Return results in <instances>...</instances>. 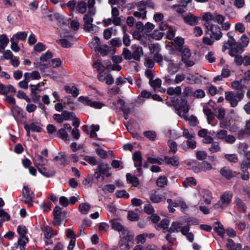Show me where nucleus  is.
<instances>
[{"mask_svg": "<svg viewBox=\"0 0 250 250\" xmlns=\"http://www.w3.org/2000/svg\"><path fill=\"white\" fill-rule=\"evenodd\" d=\"M206 34L209 36L204 37L203 38V42L208 45H212L216 41L220 40L222 37L223 34L219 26L213 23H207L206 24Z\"/></svg>", "mask_w": 250, "mask_h": 250, "instance_id": "f257e3e1", "label": "nucleus"}, {"mask_svg": "<svg viewBox=\"0 0 250 250\" xmlns=\"http://www.w3.org/2000/svg\"><path fill=\"white\" fill-rule=\"evenodd\" d=\"M131 51L127 48H124L122 52V56L126 60L132 59L136 61H140L141 58L144 55L143 48L137 44H133L131 47Z\"/></svg>", "mask_w": 250, "mask_h": 250, "instance_id": "f03ea898", "label": "nucleus"}, {"mask_svg": "<svg viewBox=\"0 0 250 250\" xmlns=\"http://www.w3.org/2000/svg\"><path fill=\"white\" fill-rule=\"evenodd\" d=\"M245 91L238 90L236 92L229 91L225 92V99L230 104L231 107H236L244 97Z\"/></svg>", "mask_w": 250, "mask_h": 250, "instance_id": "7ed1b4c3", "label": "nucleus"}, {"mask_svg": "<svg viewBox=\"0 0 250 250\" xmlns=\"http://www.w3.org/2000/svg\"><path fill=\"white\" fill-rule=\"evenodd\" d=\"M52 57V53L47 51L46 53L42 55L39 61H37L34 63L35 67L43 72L45 68L49 67V62L50 61L49 60Z\"/></svg>", "mask_w": 250, "mask_h": 250, "instance_id": "20e7f679", "label": "nucleus"}, {"mask_svg": "<svg viewBox=\"0 0 250 250\" xmlns=\"http://www.w3.org/2000/svg\"><path fill=\"white\" fill-rule=\"evenodd\" d=\"M232 197L231 193L225 192L221 195L219 201L214 205V208L218 211L222 210L230 203Z\"/></svg>", "mask_w": 250, "mask_h": 250, "instance_id": "39448f33", "label": "nucleus"}, {"mask_svg": "<svg viewBox=\"0 0 250 250\" xmlns=\"http://www.w3.org/2000/svg\"><path fill=\"white\" fill-rule=\"evenodd\" d=\"M111 167L107 164L101 163L100 164L95 171L94 176L97 180L99 179L101 177L102 180L104 179V176L109 177L111 173L109 172Z\"/></svg>", "mask_w": 250, "mask_h": 250, "instance_id": "423d86ee", "label": "nucleus"}, {"mask_svg": "<svg viewBox=\"0 0 250 250\" xmlns=\"http://www.w3.org/2000/svg\"><path fill=\"white\" fill-rule=\"evenodd\" d=\"M83 20L84 21L83 28L85 31L93 33L98 31V27L92 23L93 21V18H91L88 15H84Z\"/></svg>", "mask_w": 250, "mask_h": 250, "instance_id": "0eeeda50", "label": "nucleus"}, {"mask_svg": "<svg viewBox=\"0 0 250 250\" xmlns=\"http://www.w3.org/2000/svg\"><path fill=\"white\" fill-rule=\"evenodd\" d=\"M22 194L23 198H24V202L29 207L32 206L34 194L28 186H23Z\"/></svg>", "mask_w": 250, "mask_h": 250, "instance_id": "6e6552de", "label": "nucleus"}, {"mask_svg": "<svg viewBox=\"0 0 250 250\" xmlns=\"http://www.w3.org/2000/svg\"><path fill=\"white\" fill-rule=\"evenodd\" d=\"M190 106L188 104V101L186 99H183L180 103L179 107L176 109L177 114L180 117L184 118L188 115V112L189 110Z\"/></svg>", "mask_w": 250, "mask_h": 250, "instance_id": "1a4fd4ad", "label": "nucleus"}, {"mask_svg": "<svg viewBox=\"0 0 250 250\" xmlns=\"http://www.w3.org/2000/svg\"><path fill=\"white\" fill-rule=\"evenodd\" d=\"M191 53L188 48H184L182 52V61L187 67L193 66L195 63L191 59Z\"/></svg>", "mask_w": 250, "mask_h": 250, "instance_id": "9d476101", "label": "nucleus"}, {"mask_svg": "<svg viewBox=\"0 0 250 250\" xmlns=\"http://www.w3.org/2000/svg\"><path fill=\"white\" fill-rule=\"evenodd\" d=\"M184 22L190 26H194L198 23L199 18L191 13H188L186 15L183 16Z\"/></svg>", "mask_w": 250, "mask_h": 250, "instance_id": "9b49d317", "label": "nucleus"}, {"mask_svg": "<svg viewBox=\"0 0 250 250\" xmlns=\"http://www.w3.org/2000/svg\"><path fill=\"white\" fill-rule=\"evenodd\" d=\"M220 174L227 179H230L235 176L236 173L227 167H222L220 170Z\"/></svg>", "mask_w": 250, "mask_h": 250, "instance_id": "f8f14e48", "label": "nucleus"}, {"mask_svg": "<svg viewBox=\"0 0 250 250\" xmlns=\"http://www.w3.org/2000/svg\"><path fill=\"white\" fill-rule=\"evenodd\" d=\"M227 36L229 37L228 41L224 42V45L222 47V51L224 52L227 49L232 48L235 43L236 42L234 39L232 37L231 32H228L227 34Z\"/></svg>", "mask_w": 250, "mask_h": 250, "instance_id": "ddd939ff", "label": "nucleus"}, {"mask_svg": "<svg viewBox=\"0 0 250 250\" xmlns=\"http://www.w3.org/2000/svg\"><path fill=\"white\" fill-rule=\"evenodd\" d=\"M76 40V39L72 35L68 36L67 39H61L57 41V42L59 44L65 48L70 47L71 46V42H74Z\"/></svg>", "mask_w": 250, "mask_h": 250, "instance_id": "4468645a", "label": "nucleus"}, {"mask_svg": "<svg viewBox=\"0 0 250 250\" xmlns=\"http://www.w3.org/2000/svg\"><path fill=\"white\" fill-rule=\"evenodd\" d=\"M111 226L112 229L118 231L121 234L123 231L126 229L118 220H112L111 221Z\"/></svg>", "mask_w": 250, "mask_h": 250, "instance_id": "2eb2a0df", "label": "nucleus"}, {"mask_svg": "<svg viewBox=\"0 0 250 250\" xmlns=\"http://www.w3.org/2000/svg\"><path fill=\"white\" fill-rule=\"evenodd\" d=\"M149 198L153 203H160L165 199L161 194H159L157 191L151 193L149 194Z\"/></svg>", "mask_w": 250, "mask_h": 250, "instance_id": "dca6fc26", "label": "nucleus"}, {"mask_svg": "<svg viewBox=\"0 0 250 250\" xmlns=\"http://www.w3.org/2000/svg\"><path fill=\"white\" fill-rule=\"evenodd\" d=\"M47 159H44L41 155L37 154L33 159L35 166L37 167H42L47 163Z\"/></svg>", "mask_w": 250, "mask_h": 250, "instance_id": "f3484780", "label": "nucleus"}, {"mask_svg": "<svg viewBox=\"0 0 250 250\" xmlns=\"http://www.w3.org/2000/svg\"><path fill=\"white\" fill-rule=\"evenodd\" d=\"M245 80L241 79L240 81H235L231 83V87L235 90H243L246 87Z\"/></svg>", "mask_w": 250, "mask_h": 250, "instance_id": "a211bd4d", "label": "nucleus"}, {"mask_svg": "<svg viewBox=\"0 0 250 250\" xmlns=\"http://www.w3.org/2000/svg\"><path fill=\"white\" fill-rule=\"evenodd\" d=\"M212 168L211 165L207 161H203L200 165V168H196L194 171L196 173H199L202 171H206L210 170Z\"/></svg>", "mask_w": 250, "mask_h": 250, "instance_id": "6ab92c4d", "label": "nucleus"}, {"mask_svg": "<svg viewBox=\"0 0 250 250\" xmlns=\"http://www.w3.org/2000/svg\"><path fill=\"white\" fill-rule=\"evenodd\" d=\"M44 236L47 239L51 238L57 234V232L50 227H45L43 228Z\"/></svg>", "mask_w": 250, "mask_h": 250, "instance_id": "aec40b11", "label": "nucleus"}, {"mask_svg": "<svg viewBox=\"0 0 250 250\" xmlns=\"http://www.w3.org/2000/svg\"><path fill=\"white\" fill-rule=\"evenodd\" d=\"M121 235L123 236L121 239H125L126 241L128 243L132 244L134 238V235L132 232L126 229L124 231H123Z\"/></svg>", "mask_w": 250, "mask_h": 250, "instance_id": "412c9836", "label": "nucleus"}, {"mask_svg": "<svg viewBox=\"0 0 250 250\" xmlns=\"http://www.w3.org/2000/svg\"><path fill=\"white\" fill-rule=\"evenodd\" d=\"M24 77H25L26 80L29 81V82L31 80H39L41 78L40 73L37 71H34L31 73H25Z\"/></svg>", "mask_w": 250, "mask_h": 250, "instance_id": "4be33fe9", "label": "nucleus"}, {"mask_svg": "<svg viewBox=\"0 0 250 250\" xmlns=\"http://www.w3.org/2000/svg\"><path fill=\"white\" fill-rule=\"evenodd\" d=\"M164 160L168 165L172 166H177L179 165V158L177 156H173L171 157L165 156Z\"/></svg>", "mask_w": 250, "mask_h": 250, "instance_id": "5701e85b", "label": "nucleus"}, {"mask_svg": "<svg viewBox=\"0 0 250 250\" xmlns=\"http://www.w3.org/2000/svg\"><path fill=\"white\" fill-rule=\"evenodd\" d=\"M182 224L177 222H174L172 223L171 227L167 231H164V233H171L172 232L180 231Z\"/></svg>", "mask_w": 250, "mask_h": 250, "instance_id": "b1692460", "label": "nucleus"}, {"mask_svg": "<svg viewBox=\"0 0 250 250\" xmlns=\"http://www.w3.org/2000/svg\"><path fill=\"white\" fill-rule=\"evenodd\" d=\"M126 181L128 183L131 184L133 186L137 187L139 185V181L138 178L132 176L131 174L128 173L126 174Z\"/></svg>", "mask_w": 250, "mask_h": 250, "instance_id": "393cba45", "label": "nucleus"}, {"mask_svg": "<svg viewBox=\"0 0 250 250\" xmlns=\"http://www.w3.org/2000/svg\"><path fill=\"white\" fill-rule=\"evenodd\" d=\"M228 250H240L241 245L240 244H235L231 239H228L226 244Z\"/></svg>", "mask_w": 250, "mask_h": 250, "instance_id": "a878e982", "label": "nucleus"}, {"mask_svg": "<svg viewBox=\"0 0 250 250\" xmlns=\"http://www.w3.org/2000/svg\"><path fill=\"white\" fill-rule=\"evenodd\" d=\"M28 242V239L25 236H20L18 241V246L20 250H25L26 244Z\"/></svg>", "mask_w": 250, "mask_h": 250, "instance_id": "bb28decb", "label": "nucleus"}, {"mask_svg": "<svg viewBox=\"0 0 250 250\" xmlns=\"http://www.w3.org/2000/svg\"><path fill=\"white\" fill-rule=\"evenodd\" d=\"M214 14L213 15L210 12H206L203 14L202 20L205 21L204 25L208 23H213L211 21H214Z\"/></svg>", "mask_w": 250, "mask_h": 250, "instance_id": "cd10ccee", "label": "nucleus"}, {"mask_svg": "<svg viewBox=\"0 0 250 250\" xmlns=\"http://www.w3.org/2000/svg\"><path fill=\"white\" fill-rule=\"evenodd\" d=\"M196 184V180L192 177L186 178L183 182V186L185 188L191 186H195Z\"/></svg>", "mask_w": 250, "mask_h": 250, "instance_id": "c85d7f7f", "label": "nucleus"}, {"mask_svg": "<svg viewBox=\"0 0 250 250\" xmlns=\"http://www.w3.org/2000/svg\"><path fill=\"white\" fill-rule=\"evenodd\" d=\"M185 117L184 118L185 120L187 121H188L189 123V124L191 126H195L198 125L199 122L197 120V118L196 117L191 115V116H185Z\"/></svg>", "mask_w": 250, "mask_h": 250, "instance_id": "c756f323", "label": "nucleus"}, {"mask_svg": "<svg viewBox=\"0 0 250 250\" xmlns=\"http://www.w3.org/2000/svg\"><path fill=\"white\" fill-rule=\"evenodd\" d=\"M182 92V89L180 86H177L175 88L172 87H168L167 89V93L170 95H179Z\"/></svg>", "mask_w": 250, "mask_h": 250, "instance_id": "7c9ffc66", "label": "nucleus"}, {"mask_svg": "<svg viewBox=\"0 0 250 250\" xmlns=\"http://www.w3.org/2000/svg\"><path fill=\"white\" fill-rule=\"evenodd\" d=\"M25 130H31L32 131L40 132L42 130V128L34 123L31 124H26L24 125Z\"/></svg>", "mask_w": 250, "mask_h": 250, "instance_id": "2f4dec72", "label": "nucleus"}, {"mask_svg": "<svg viewBox=\"0 0 250 250\" xmlns=\"http://www.w3.org/2000/svg\"><path fill=\"white\" fill-rule=\"evenodd\" d=\"M90 208V206L88 203H83L81 204L79 207L80 212L83 214H86L88 213Z\"/></svg>", "mask_w": 250, "mask_h": 250, "instance_id": "473e14b6", "label": "nucleus"}, {"mask_svg": "<svg viewBox=\"0 0 250 250\" xmlns=\"http://www.w3.org/2000/svg\"><path fill=\"white\" fill-rule=\"evenodd\" d=\"M27 36V34L25 32H19L14 34L12 39H14L16 41L19 42V40H24Z\"/></svg>", "mask_w": 250, "mask_h": 250, "instance_id": "72a5a7b5", "label": "nucleus"}, {"mask_svg": "<svg viewBox=\"0 0 250 250\" xmlns=\"http://www.w3.org/2000/svg\"><path fill=\"white\" fill-rule=\"evenodd\" d=\"M62 115L63 121L73 120L75 118V115L74 113L66 110H64L62 112Z\"/></svg>", "mask_w": 250, "mask_h": 250, "instance_id": "f704fd0d", "label": "nucleus"}, {"mask_svg": "<svg viewBox=\"0 0 250 250\" xmlns=\"http://www.w3.org/2000/svg\"><path fill=\"white\" fill-rule=\"evenodd\" d=\"M180 207L184 210L188 208V206L186 203L181 198H177L174 202L173 207Z\"/></svg>", "mask_w": 250, "mask_h": 250, "instance_id": "c9c22d12", "label": "nucleus"}, {"mask_svg": "<svg viewBox=\"0 0 250 250\" xmlns=\"http://www.w3.org/2000/svg\"><path fill=\"white\" fill-rule=\"evenodd\" d=\"M76 8L79 13L83 14L86 10V3L83 1H80L78 3Z\"/></svg>", "mask_w": 250, "mask_h": 250, "instance_id": "e433bc0d", "label": "nucleus"}, {"mask_svg": "<svg viewBox=\"0 0 250 250\" xmlns=\"http://www.w3.org/2000/svg\"><path fill=\"white\" fill-rule=\"evenodd\" d=\"M9 39L5 34H2L0 36V47L4 49L9 43Z\"/></svg>", "mask_w": 250, "mask_h": 250, "instance_id": "4c0bfd02", "label": "nucleus"}, {"mask_svg": "<svg viewBox=\"0 0 250 250\" xmlns=\"http://www.w3.org/2000/svg\"><path fill=\"white\" fill-rule=\"evenodd\" d=\"M96 52H98L103 55H107L109 52V48L107 45L101 44L99 47L96 49Z\"/></svg>", "mask_w": 250, "mask_h": 250, "instance_id": "58836bf2", "label": "nucleus"}, {"mask_svg": "<svg viewBox=\"0 0 250 250\" xmlns=\"http://www.w3.org/2000/svg\"><path fill=\"white\" fill-rule=\"evenodd\" d=\"M149 83L150 86L154 89L160 88L161 85L162 81L160 79H156L154 80L151 79L149 80Z\"/></svg>", "mask_w": 250, "mask_h": 250, "instance_id": "ea45409f", "label": "nucleus"}, {"mask_svg": "<svg viewBox=\"0 0 250 250\" xmlns=\"http://www.w3.org/2000/svg\"><path fill=\"white\" fill-rule=\"evenodd\" d=\"M144 135L150 141H154L157 133L155 131L152 130L146 131L144 132Z\"/></svg>", "mask_w": 250, "mask_h": 250, "instance_id": "a19ab883", "label": "nucleus"}, {"mask_svg": "<svg viewBox=\"0 0 250 250\" xmlns=\"http://www.w3.org/2000/svg\"><path fill=\"white\" fill-rule=\"evenodd\" d=\"M119 247L123 250H128L132 244L126 241L125 239H121L119 243Z\"/></svg>", "mask_w": 250, "mask_h": 250, "instance_id": "79ce46f5", "label": "nucleus"}, {"mask_svg": "<svg viewBox=\"0 0 250 250\" xmlns=\"http://www.w3.org/2000/svg\"><path fill=\"white\" fill-rule=\"evenodd\" d=\"M58 137L64 141H69L68 135L64 129L61 128L57 132Z\"/></svg>", "mask_w": 250, "mask_h": 250, "instance_id": "37998d69", "label": "nucleus"}, {"mask_svg": "<svg viewBox=\"0 0 250 250\" xmlns=\"http://www.w3.org/2000/svg\"><path fill=\"white\" fill-rule=\"evenodd\" d=\"M221 147L219 143L217 142H213L211 143L210 147L208 148L209 151L213 153L219 151Z\"/></svg>", "mask_w": 250, "mask_h": 250, "instance_id": "c03bdc74", "label": "nucleus"}, {"mask_svg": "<svg viewBox=\"0 0 250 250\" xmlns=\"http://www.w3.org/2000/svg\"><path fill=\"white\" fill-rule=\"evenodd\" d=\"M167 179L166 177L160 176L156 181L157 185L160 187H165L167 184Z\"/></svg>", "mask_w": 250, "mask_h": 250, "instance_id": "a18cd8bd", "label": "nucleus"}, {"mask_svg": "<svg viewBox=\"0 0 250 250\" xmlns=\"http://www.w3.org/2000/svg\"><path fill=\"white\" fill-rule=\"evenodd\" d=\"M217 226L214 228V230L218 233L219 235L223 237L225 233V230L223 226L219 222L217 223Z\"/></svg>", "mask_w": 250, "mask_h": 250, "instance_id": "49530a36", "label": "nucleus"}, {"mask_svg": "<svg viewBox=\"0 0 250 250\" xmlns=\"http://www.w3.org/2000/svg\"><path fill=\"white\" fill-rule=\"evenodd\" d=\"M204 203L206 204L209 205L211 203V193L208 191H204L203 195Z\"/></svg>", "mask_w": 250, "mask_h": 250, "instance_id": "de8ad7c7", "label": "nucleus"}, {"mask_svg": "<svg viewBox=\"0 0 250 250\" xmlns=\"http://www.w3.org/2000/svg\"><path fill=\"white\" fill-rule=\"evenodd\" d=\"M101 44L100 39L97 37H95L91 42V47L96 51L99 47Z\"/></svg>", "mask_w": 250, "mask_h": 250, "instance_id": "09e8293b", "label": "nucleus"}, {"mask_svg": "<svg viewBox=\"0 0 250 250\" xmlns=\"http://www.w3.org/2000/svg\"><path fill=\"white\" fill-rule=\"evenodd\" d=\"M62 62L59 58L53 59L49 62V67H53L54 68L61 66Z\"/></svg>", "mask_w": 250, "mask_h": 250, "instance_id": "8fccbe9b", "label": "nucleus"}, {"mask_svg": "<svg viewBox=\"0 0 250 250\" xmlns=\"http://www.w3.org/2000/svg\"><path fill=\"white\" fill-rule=\"evenodd\" d=\"M40 207L43 211L48 212L51 209V202L49 200L44 202L40 205Z\"/></svg>", "mask_w": 250, "mask_h": 250, "instance_id": "3c124183", "label": "nucleus"}, {"mask_svg": "<svg viewBox=\"0 0 250 250\" xmlns=\"http://www.w3.org/2000/svg\"><path fill=\"white\" fill-rule=\"evenodd\" d=\"M168 145L169 147V152L174 154L177 149V144L172 140L169 141Z\"/></svg>", "mask_w": 250, "mask_h": 250, "instance_id": "603ef678", "label": "nucleus"}, {"mask_svg": "<svg viewBox=\"0 0 250 250\" xmlns=\"http://www.w3.org/2000/svg\"><path fill=\"white\" fill-rule=\"evenodd\" d=\"M37 168L40 173L46 177H49L53 175L52 173L47 170L43 166Z\"/></svg>", "mask_w": 250, "mask_h": 250, "instance_id": "864d4df0", "label": "nucleus"}, {"mask_svg": "<svg viewBox=\"0 0 250 250\" xmlns=\"http://www.w3.org/2000/svg\"><path fill=\"white\" fill-rule=\"evenodd\" d=\"M171 8L173 9H175L176 12L180 14L182 18L183 15H186L187 14V13H186L184 11L183 8L179 5H173L171 6Z\"/></svg>", "mask_w": 250, "mask_h": 250, "instance_id": "5fc2aeb1", "label": "nucleus"}, {"mask_svg": "<svg viewBox=\"0 0 250 250\" xmlns=\"http://www.w3.org/2000/svg\"><path fill=\"white\" fill-rule=\"evenodd\" d=\"M95 151L96 154L102 159H105L107 157V152L102 148H97Z\"/></svg>", "mask_w": 250, "mask_h": 250, "instance_id": "6e6d98bb", "label": "nucleus"}, {"mask_svg": "<svg viewBox=\"0 0 250 250\" xmlns=\"http://www.w3.org/2000/svg\"><path fill=\"white\" fill-rule=\"evenodd\" d=\"M225 158L229 162L231 163H236L238 161V158L235 154H225Z\"/></svg>", "mask_w": 250, "mask_h": 250, "instance_id": "4d7b16f0", "label": "nucleus"}, {"mask_svg": "<svg viewBox=\"0 0 250 250\" xmlns=\"http://www.w3.org/2000/svg\"><path fill=\"white\" fill-rule=\"evenodd\" d=\"M179 69V66L177 64L170 62L168 66V69L169 72L174 74L177 72Z\"/></svg>", "mask_w": 250, "mask_h": 250, "instance_id": "13d9d810", "label": "nucleus"}, {"mask_svg": "<svg viewBox=\"0 0 250 250\" xmlns=\"http://www.w3.org/2000/svg\"><path fill=\"white\" fill-rule=\"evenodd\" d=\"M174 42L176 44L177 49L181 50L184 43V40L182 38H176L174 40Z\"/></svg>", "mask_w": 250, "mask_h": 250, "instance_id": "bf43d9fd", "label": "nucleus"}, {"mask_svg": "<svg viewBox=\"0 0 250 250\" xmlns=\"http://www.w3.org/2000/svg\"><path fill=\"white\" fill-rule=\"evenodd\" d=\"M227 134H228L227 131L226 130L223 129V130H221L219 131H218L216 133V136L219 139L225 140Z\"/></svg>", "mask_w": 250, "mask_h": 250, "instance_id": "052dcab7", "label": "nucleus"}, {"mask_svg": "<svg viewBox=\"0 0 250 250\" xmlns=\"http://www.w3.org/2000/svg\"><path fill=\"white\" fill-rule=\"evenodd\" d=\"M128 219L132 221H137L139 219V215L132 211H128Z\"/></svg>", "mask_w": 250, "mask_h": 250, "instance_id": "680f3d73", "label": "nucleus"}, {"mask_svg": "<svg viewBox=\"0 0 250 250\" xmlns=\"http://www.w3.org/2000/svg\"><path fill=\"white\" fill-rule=\"evenodd\" d=\"M10 42L11 43V48L12 50L15 52H18L20 51V47L18 45V42L14 39H10Z\"/></svg>", "mask_w": 250, "mask_h": 250, "instance_id": "e2e57ef3", "label": "nucleus"}, {"mask_svg": "<svg viewBox=\"0 0 250 250\" xmlns=\"http://www.w3.org/2000/svg\"><path fill=\"white\" fill-rule=\"evenodd\" d=\"M80 102L84 104L87 106H90L91 100L87 97L80 96L79 99Z\"/></svg>", "mask_w": 250, "mask_h": 250, "instance_id": "0e129e2a", "label": "nucleus"}, {"mask_svg": "<svg viewBox=\"0 0 250 250\" xmlns=\"http://www.w3.org/2000/svg\"><path fill=\"white\" fill-rule=\"evenodd\" d=\"M225 17L220 14H214V21L219 24H222L224 21Z\"/></svg>", "mask_w": 250, "mask_h": 250, "instance_id": "69168bd1", "label": "nucleus"}, {"mask_svg": "<svg viewBox=\"0 0 250 250\" xmlns=\"http://www.w3.org/2000/svg\"><path fill=\"white\" fill-rule=\"evenodd\" d=\"M84 160L92 166H95L97 164V160L94 157L85 156L84 157Z\"/></svg>", "mask_w": 250, "mask_h": 250, "instance_id": "338daca9", "label": "nucleus"}, {"mask_svg": "<svg viewBox=\"0 0 250 250\" xmlns=\"http://www.w3.org/2000/svg\"><path fill=\"white\" fill-rule=\"evenodd\" d=\"M235 202L240 209H241L243 212H245L246 209V206H245V204L241 199L239 198H236Z\"/></svg>", "mask_w": 250, "mask_h": 250, "instance_id": "774afa93", "label": "nucleus"}]
</instances>
